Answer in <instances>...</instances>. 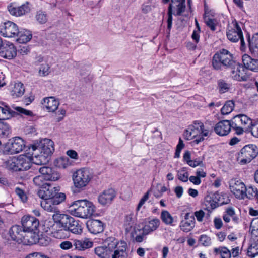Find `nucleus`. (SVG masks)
Returning a JSON list of instances; mask_svg holds the SVG:
<instances>
[{
  "label": "nucleus",
  "mask_w": 258,
  "mask_h": 258,
  "mask_svg": "<svg viewBox=\"0 0 258 258\" xmlns=\"http://www.w3.org/2000/svg\"><path fill=\"white\" fill-rule=\"evenodd\" d=\"M212 63L216 70H230L232 77L238 81H245L250 75L247 73L246 68L235 61L232 54L225 49L219 50L213 55Z\"/></svg>",
  "instance_id": "nucleus-1"
},
{
  "label": "nucleus",
  "mask_w": 258,
  "mask_h": 258,
  "mask_svg": "<svg viewBox=\"0 0 258 258\" xmlns=\"http://www.w3.org/2000/svg\"><path fill=\"white\" fill-rule=\"evenodd\" d=\"M38 154L32 150L30 151V147L28 152L21 154L17 157H13L5 162L6 168L10 170L19 171L27 170L31 168L34 157H37Z\"/></svg>",
  "instance_id": "nucleus-2"
},
{
  "label": "nucleus",
  "mask_w": 258,
  "mask_h": 258,
  "mask_svg": "<svg viewBox=\"0 0 258 258\" xmlns=\"http://www.w3.org/2000/svg\"><path fill=\"white\" fill-rule=\"evenodd\" d=\"M52 219L57 226L64 228L68 232L76 234L82 232V223L69 215L56 213L53 215Z\"/></svg>",
  "instance_id": "nucleus-3"
},
{
  "label": "nucleus",
  "mask_w": 258,
  "mask_h": 258,
  "mask_svg": "<svg viewBox=\"0 0 258 258\" xmlns=\"http://www.w3.org/2000/svg\"><path fill=\"white\" fill-rule=\"evenodd\" d=\"M71 214L83 219L90 218L95 211L93 204L87 200H79L73 202L69 207Z\"/></svg>",
  "instance_id": "nucleus-4"
},
{
  "label": "nucleus",
  "mask_w": 258,
  "mask_h": 258,
  "mask_svg": "<svg viewBox=\"0 0 258 258\" xmlns=\"http://www.w3.org/2000/svg\"><path fill=\"white\" fill-rule=\"evenodd\" d=\"M212 133V130L205 128L204 124L200 121H195L194 125L189 126L184 134L186 140H189L195 139L194 142L199 144L204 141L205 137H209Z\"/></svg>",
  "instance_id": "nucleus-5"
},
{
  "label": "nucleus",
  "mask_w": 258,
  "mask_h": 258,
  "mask_svg": "<svg viewBox=\"0 0 258 258\" xmlns=\"http://www.w3.org/2000/svg\"><path fill=\"white\" fill-rule=\"evenodd\" d=\"M226 35L228 39L232 42H237L239 40L241 43V50L245 48L243 33L239 23L234 20L231 24H228L226 29Z\"/></svg>",
  "instance_id": "nucleus-6"
},
{
  "label": "nucleus",
  "mask_w": 258,
  "mask_h": 258,
  "mask_svg": "<svg viewBox=\"0 0 258 258\" xmlns=\"http://www.w3.org/2000/svg\"><path fill=\"white\" fill-rule=\"evenodd\" d=\"M258 155L256 145L248 144L244 146L236 154V159L240 165H245L250 162Z\"/></svg>",
  "instance_id": "nucleus-7"
},
{
  "label": "nucleus",
  "mask_w": 258,
  "mask_h": 258,
  "mask_svg": "<svg viewBox=\"0 0 258 258\" xmlns=\"http://www.w3.org/2000/svg\"><path fill=\"white\" fill-rule=\"evenodd\" d=\"M93 177V173L89 169L83 168L78 169L73 174L74 186L77 188L82 189L88 184Z\"/></svg>",
  "instance_id": "nucleus-8"
},
{
  "label": "nucleus",
  "mask_w": 258,
  "mask_h": 258,
  "mask_svg": "<svg viewBox=\"0 0 258 258\" xmlns=\"http://www.w3.org/2000/svg\"><path fill=\"white\" fill-rule=\"evenodd\" d=\"M25 146V142L21 138L15 137L10 139L3 146L1 152L5 155L18 153L23 150Z\"/></svg>",
  "instance_id": "nucleus-9"
},
{
  "label": "nucleus",
  "mask_w": 258,
  "mask_h": 258,
  "mask_svg": "<svg viewBox=\"0 0 258 258\" xmlns=\"http://www.w3.org/2000/svg\"><path fill=\"white\" fill-rule=\"evenodd\" d=\"M116 243L115 238H107L104 245L97 246L94 248V252L99 258H110L114 247L116 245Z\"/></svg>",
  "instance_id": "nucleus-10"
},
{
  "label": "nucleus",
  "mask_w": 258,
  "mask_h": 258,
  "mask_svg": "<svg viewBox=\"0 0 258 258\" xmlns=\"http://www.w3.org/2000/svg\"><path fill=\"white\" fill-rule=\"evenodd\" d=\"M32 150L35 153L40 152L44 156L51 155L54 151V142L50 139H44L38 145H31L30 146V151Z\"/></svg>",
  "instance_id": "nucleus-11"
},
{
  "label": "nucleus",
  "mask_w": 258,
  "mask_h": 258,
  "mask_svg": "<svg viewBox=\"0 0 258 258\" xmlns=\"http://www.w3.org/2000/svg\"><path fill=\"white\" fill-rule=\"evenodd\" d=\"M168 7L167 28L170 31L172 25V7H177V15L180 16L185 10V0H171Z\"/></svg>",
  "instance_id": "nucleus-12"
},
{
  "label": "nucleus",
  "mask_w": 258,
  "mask_h": 258,
  "mask_svg": "<svg viewBox=\"0 0 258 258\" xmlns=\"http://www.w3.org/2000/svg\"><path fill=\"white\" fill-rule=\"evenodd\" d=\"M231 122L234 123L235 125H239L240 126L244 127L248 125L249 131L251 134L255 137H258V131L253 130L254 127L256 124H253L250 118L248 117L246 115L244 114H239L234 116L231 120Z\"/></svg>",
  "instance_id": "nucleus-13"
},
{
  "label": "nucleus",
  "mask_w": 258,
  "mask_h": 258,
  "mask_svg": "<svg viewBox=\"0 0 258 258\" xmlns=\"http://www.w3.org/2000/svg\"><path fill=\"white\" fill-rule=\"evenodd\" d=\"M0 34L5 37H16L19 34L18 27L14 22L7 21L0 26Z\"/></svg>",
  "instance_id": "nucleus-14"
},
{
  "label": "nucleus",
  "mask_w": 258,
  "mask_h": 258,
  "mask_svg": "<svg viewBox=\"0 0 258 258\" xmlns=\"http://www.w3.org/2000/svg\"><path fill=\"white\" fill-rule=\"evenodd\" d=\"M229 187L231 191L237 198L244 199L247 196L245 185L240 180H231Z\"/></svg>",
  "instance_id": "nucleus-15"
},
{
  "label": "nucleus",
  "mask_w": 258,
  "mask_h": 258,
  "mask_svg": "<svg viewBox=\"0 0 258 258\" xmlns=\"http://www.w3.org/2000/svg\"><path fill=\"white\" fill-rule=\"evenodd\" d=\"M21 223L25 231H34L37 230L39 225V220L37 218L29 215L23 216Z\"/></svg>",
  "instance_id": "nucleus-16"
},
{
  "label": "nucleus",
  "mask_w": 258,
  "mask_h": 258,
  "mask_svg": "<svg viewBox=\"0 0 258 258\" xmlns=\"http://www.w3.org/2000/svg\"><path fill=\"white\" fill-rule=\"evenodd\" d=\"M39 173L43 175L47 181H55L60 178V174L54 168L49 166H42L39 169Z\"/></svg>",
  "instance_id": "nucleus-17"
},
{
  "label": "nucleus",
  "mask_w": 258,
  "mask_h": 258,
  "mask_svg": "<svg viewBox=\"0 0 258 258\" xmlns=\"http://www.w3.org/2000/svg\"><path fill=\"white\" fill-rule=\"evenodd\" d=\"M160 221L157 218H148L145 219L142 228L143 235H148L156 230L159 227Z\"/></svg>",
  "instance_id": "nucleus-18"
},
{
  "label": "nucleus",
  "mask_w": 258,
  "mask_h": 258,
  "mask_svg": "<svg viewBox=\"0 0 258 258\" xmlns=\"http://www.w3.org/2000/svg\"><path fill=\"white\" fill-rule=\"evenodd\" d=\"M116 197V192L113 188L104 190L98 197V202L103 206L110 205Z\"/></svg>",
  "instance_id": "nucleus-19"
},
{
  "label": "nucleus",
  "mask_w": 258,
  "mask_h": 258,
  "mask_svg": "<svg viewBox=\"0 0 258 258\" xmlns=\"http://www.w3.org/2000/svg\"><path fill=\"white\" fill-rule=\"evenodd\" d=\"M16 55V49L13 43L8 42L3 44L0 51V55L2 57L11 59Z\"/></svg>",
  "instance_id": "nucleus-20"
},
{
  "label": "nucleus",
  "mask_w": 258,
  "mask_h": 258,
  "mask_svg": "<svg viewBox=\"0 0 258 258\" xmlns=\"http://www.w3.org/2000/svg\"><path fill=\"white\" fill-rule=\"evenodd\" d=\"M25 231L22 227L19 225L13 226L9 230V236L12 240L15 241L18 244H21L23 242V238Z\"/></svg>",
  "instance_id": "nucleus-21"
},
{
  "label": "nucleus",
  "mask_w": 258,
  "mask_h": 258,
  "mask_svg": "<svg viewBox=\"0 0 258 258\" xmlns=\"http://www.w3.org/2000/svg\"><path fill=\"white\" fill-rule=\"evenodd\" d=\"M195 226V218L192 214L187 213L184 217V220L181 221L180 227L184 232L191 231Z\"/></svg>",
  "instance_id": "nucleus-22"
},
{
  "label": "nucleus",
  "mask_w": 258,
  "mask_h": 258,
  "mask_svg": "<svg viewBox=\"0 0 258 258\" xmlns=\"http://www.w3.org/2000/svg\"><path fill=\"white\" fill-rule=\"evenodd\" d=\"M232 122L227 120L220 121L214 127L215 133L221 136L228 135L231 128Z\"/></svg>",
  "instance_id": "nucleus-23"
},
{
  "label": "nucleus",
  "mask_w": 258,
  "mask_h": 258,
  "mask_svg": "<svg viewBox=\"0 0 258 258\" xmlns=\"http://www.w3.org/2000/svg\"><path fill=\"white\" fill-rule=\"evenodd\" d=\"M116 245L113 250V254L112 253V258H127V253L126 252L127 244L124 241L119 242L116 239Z\"/></svg>",
  "instance_id": "nucleus-24"
},
{
  "label": "nucleus",
  "mask_w": 258,
  "mask_h": 258,
  "mask_svg": "<svg viewBox=\"0 0 258 258\" xmlns=\"http://www.w3.org/2000/svg\"><path fill=\"white\" fill-rule=\"evenodd\" d=\"M87 227L90 233L97 234L103 231L104 224L100 220L93 219L87 222Z\"/></svg>",
  "instance_id": "nucleus-25"
},
{
  "label": "nucleus",
  "mask_w": 258,
  "mask_h": 258,
  "mask_svg": "<svg viewBox=\"0 0 258 258\" xmlns=\"http://www.w3.org/2000/svg\"><path fill=\"white\" fill-rule=\"evenodd\" d=\"M46 189H40L37 192V195L41 199H53L58 191L60 190L59 186L51 187L49 186Z\"/></svg>",
  "instance_id": "nucleus-26"
},
{
  "label": "nucleus",
  "mask_w": 258,
  "mask_h": 258,
  "mask_svg": "<svg viewBox=\"0 0 258 258\" xmlns=\"http://www.w3.org/2000/svg\"><path fill=\"white\" fill-rule=\"evenodd\" d=\"M73 245L75 250L85 251L93 246V242L87 238L73 240Z\"/></svg>",
  "instance_id": "nucleus-27"
},
{
  "label": "nucleus",
  "mask_w": 258,
  "mask_h": 258,
  "mask_svg": "<svg viewBox=\"0 0 258 258\" xmlns=\"http://www.w3.org/2000/svg\"><path fill=\"white\" fill-rule=\"evenodd\" d=\"M40 202L41 207L45 211L49 212H53L54 214L60 213L57 207V205L53 199H42Z\"/></svg>",
  "instance_id": "nucleus-28"
},
{
  "label": "nucleus",
  "mask_w": 258,
  "mask_h": 258,
  "mask_svg": "<svg viewBox=\"0 0 258 258\" xmlns=\"http://www.w3.org/2000/svg\"><path fill=\"white\" fill-rule=\"evenodd\" d=\"M39 239V235L35 232L25 231L21 244L25 245H33L37 243Z\"/></svg>",
  "instance_id": "nucleus-29"
},
{
  "label": "nucleus",
  "mask_w": 258,
  "mask_h": 258,
  "mask_svg": "<svg viewBox=\"0 0 258 258\" xmlns=\"http://www.w3.org/2000/svg\"><path fill=\"white\" fill-rule=\"evenodd\" d=\"M242 62L243 63L244 66L245 68H246V69L253 71L256 73L257 72V59L252 58L247 54H244L242 56Z\"/></svg>",
  "instance_id": "nucleus-30"
},
{
  "label": "nucleus",
  "mask_w": 258,
  "mask_h": 258,
  "mask_svg": "<svg viewBox=\"0 0 258 258\" xmlns=\"http://www.w3.org/2000/svg\"><path fill=\"white\" fill-rule=\"evenodd\" d=\"M42 104L49 112H54L58 108L59 103L54 97H50L43 99Z\"/></svg>",
  "instance_id": "nucleus-31"
},
{
  "label": "nucleus",
  "mask_w": 258,
  "mask_h": 258,
  "mask_svg": "<svg viewBox=\"0 0 258 258\" xmlns=\"http://www.w3.org/2000/svg\"><path fill=\"white\" fill-rule=\"evenodd\" d=\"M258 218L252 219L251 222L249 233L250 234V242H258Z\"/></svg>",
  "instance_id": "nucleus-32"
},
{
  "label": "nucleus",
  "mask_w": 258,
  "mask_h": 258,
  "mask_svg": "<svg viewBox=\"0 0 258 258\" xmlns=\"http://www.w3.org/2000/svg\"><path fill=\"white\" fill-rule=\"evenodd\" d=\"M8 10L11 14L16 16L24 15L30 11L29 7L26 5H23L18 7L10 6L8 7Z\"/></svg>",
  "instance_id": "nucleus-33"
},
{
  "label": "nucleus",
  "mask_w": 258,
  "mask_h": 258,
  "mask_svg": "<svg viewBox=\"0 0 258 258\" xmlns=\"http://www.w3.org/2000/svg\"><path fill=\"white\" fill-rule=\"evenodd\" d=\"M210 11L205 9V13L203 16L204 22L211 30L214 31L216 30V26L218 23L216 19L211 18L210 16Z\"/></svg>",
  "instance_id": "nucleus-34"
},
{
  "label": "nucleus",
  "mask_w": 258,
  "mask_h": 258,
  "mask_svg": "<svg viewBox=\"0 0 258 258\" xmlns=\"http://www.w3.org/2000/svg\"><path fill=\"white\" fill-rule=\"evenodd\" d=\"M257 36L258 33H255L251 38H250L249 34L246 35L249 50L251 53L254 54L257 52V49H258Z\"/></svg>",
  "instance_id": "nucleus-35"
},
{
  "label": "nucleus",
  "mask_w": 258,
  "mask_h": 258,
  "mask_svg": "<svg viewBox=\"0 0 258 258\" xmlns=\"http://www.w3.org/2000/svg\"><path fill=\"white\" fill-rule=\"evenodd\" d=\"M230 218H232V221L235 223H238L239 218L236 216L234 210L232 207L227 208L223 216V220L226 223L230 222Z\"/></svg>",
  "instance_id": "nucleus-36"
},
{
  "label": "nucleus",
  "mask_w": 258,
  "mask_h": 258,
  "mask_svg": "<svg viewBox=\"0 0 258 258\" xmlns=\"http://www.w3.org/2000/svg\"><path fill=\"white\" fill-rule=\"evenodd\" d=\"M204 204L205 206V209L209 212H211L218 206L217 201L215 198H214V195L212 196H206L204 199Z\"/></svg>",
  "instance_id": "nucleus-37"
},
{
  "label": "nucleus",
  "mask_w": 258,
  "mask_h": 258,
  "mask_svg": "<svg viewBox=\"0 0 258 258\" xmlns=\"http://www.w3.org/2000/svg\"><path fill=\"white\" fill-rule=\"evenodd\" d=\"M17 37V41L19 43H26L29 41L32 38V34L29 31L27 30H19V34Z\"/></svg>",
  "instance_id": "nucleus-38"
},
{
  "label": "nucleus",
  "mask_w": 258,
  "mask_h": 258,
  "mask_svg": "<svg viewBox=\"0 0 258 258\" xmlns=\"http://www.w3.org/2000/svg\"><path fill=\"white\" fill-rule=\"evenodd\" d=\"M25 92V88L22 83L19 82L15 84L11 91V95L14 98L22 96Z\"/></svg>",
  "instance_id": "nucleus-39"
},
{
  "label": "nucleus",
  "mask_w": 258,
  "mask_h": 258,
  "mask_svg": "<svg viewBox=\"0 0 258 258\" xmlns=\"http://www.w3.org/2000/svg\"><path fill=\"white\" fill-rule=\"evenodd\" d=\"M45 177L42 174L37 176L33 178L34 184L41 189H46L47 186H49V184L46 182Z\"/></svg>",
  "instance_id": "nucleus-40"
},
{
  "label": "nucleus",
  "mask_w": 258,
  "mask_h": 258,
  "mask_svg": "<svg viewBox=\"0 0 258 258\" xmlns=\"http://www.w3.org/2000/svg\"><path fill=\"white\" fill-rule=\"evenodd\" d=\"M214 198L217 201L218 206L219 205H224L228 204L230 200L226 193L216 192L214 194Z\"/></svg>",
  "instance_id": "nucleus-41"
},
{
  "label": "nucleus",
  "mask_w": 258,
  "mask_h": 258,
  "mask_svg": "<svg viewBox=\"0 0 258 258\" xmlns=\"http://www.w3.org/2000/svg\"><path fill=\"white\" fill-rule=\"evenodd\" d=\"M214 252L216 254H219L221 258H231V251L226 247H219L215 248Z\"/></svg>",
  "instance_id": "nucleus-42"
},
{
  "label": "nucleus",
  "mask_w": 258,
  "mask_h": 258,
  "mask_svg": "<svg viewBox=\"0 0 258 258\" xmlns=\"http://www.w3.org/2000/svg\"><path fill=\"white\" fill-rule=\"evenodd\" d=\"M258 242H250L248 248L247 255L251 258H255L258 254Z\"/></svg>",
  "instance_id": "nucleus-43"
},
{
  "label": "nucleus",
  "mask_w": 258,
  "mask_h": 258,
  "mask_svg": "<svg viewBox=\"0 0 258 258\" xmlns=\"http://www.w3.org/2000/svg\"><path fill=\"white\" fill-rule=\"evenodd\" d=\"M13 111L10 108L5 106L4 107L0 105V120L9 119L12 115Z\"/></svg>",
  "instance_id": "nucleus-44"
},
{
  "label": "nucleus",
  "mask_w": 258,
  "mask_h": 258,
  "mask_svg": "<svg viewBox=\"0 0 258 258\" xmlns=\"http://www.w3.org/2000/svg\"><path fill=\"white\" fill-rule=\"evenodd\" d=\"M161 219L162 221L167 225H172L173 222V218L170 213L166 211L163 210L161 214Z\"/></svg>",
  "instance_id": "nucleus-45"
},
{
  "label": "nucleus",
  "mask_w": 258,
  "mask_h": 258,
  "mask_svg": "<svg viewBox=\"0 0 258 258\" xmlns=\"http://www.w3.org/2000/svg\"><path fill=\"white\" fill-rule=\"evenodd\" d=\"M230 84L226 81L220 79L218 81V88L220 94H223L229 91Z\"/></svg>",
  "instance_id": "nucleus-46"
},
{
  "label": "nucleus",
  "mask_w": 258,
  "mask_h": 258,
  "mask_svg": "<svg viewBox=\"0 0 258 258\" xmlns=\"http://www.w3.org/2000/svg\"><path fill=\"white\" fill-rule=\"evenodd\" d=\"M234 107V103L233 101H227L221 109V113L223 115H227L232 111Z\"/></svg>",
  "instance_id": "nucleus-47"
},
{
  "label": "nucleus",
  "mask_w": 258,
  "mask_h": 258,
  "mask_svg": "<svg viewBox=\"0 0 258 258\" xmlns=\"http://www.w3.org/2000/svg\"><path fill=\"white\" fill-rule=\"evenodd\" d=\"M11 132L9 125L6 122L0 121V137H7Z\"/></svg>",
  "instance_id": "nucleus-48"
},
{
  "label": "nucleus",
  "mask_w": 258,
  "mask_h": 258,
  "mask_svg": "<svg viewBox=\"0 0 258 258\" xmlns=\"http://www.w3.org/2000/svg\"><path fill=\"white\" fill-rule=\"evenodd\" d=\"M35 18L39 23L43 24L46 23L48 19V16L45 12L39 11L36 14Z\"/></svg>",
  "instance_id": "nucleus-49"
},
{
  "label": "nucleus",
  "mask_w": 258,
  "mask_h": 258,
  "mask_svg": "<svg viewBox=\"0 0 258 258\" xmlns=\"http://www.w3.org/2000/svg\"><path fill=\"white\" fill-rule=\"evenodd\" d=\"M177 177L182 182H187L188 179V173L186 167H183L177 171Z\"/></svg>",
  "instance_id": "nucleus-50"
},
{
  "label": "nucleus",
  "mask_w": 258,
  "mask_h": 258,
  "mask_svg": "<svg viewBox=\"0 0 258 258\" xmlns=\"http://www.w3.org/2000/svg\"><path fill=\"white\" fill-rule=\"evenodd\" d=\"M134 220L133 218L132 215H127L125 218V230L127 232H129L131 230V228L134 225Z\"/></svg>",
  "instance_id": "nucleus-51"
},
{
  "label": "nucleus",
  "mask_w": 258,
  "mask_h": 258,
  "mask_svg": "<svg viewBox=\"0 0 258 258\" xmlns=\"http://www.w3.org/2000/svg\"><path fill=\"white\" fill-rule=\"evenodd\" d=\"M50 67L47 63L41 64L39 70V74L41 76H46L49 73Z\"/></svg>",
  "instance_id": "nucleus-52"
},
{
  "label": "nucleus",
  "mask_w": 258,
  "mask_h": 258,
  "mask_svg": "<svg viewBox=\"0 0 258 258\" xmlns=\"http://www.w3.org/2000/svg\"><path fill=\"white\" fill-rule=\"evenodd\" d=\"M68 232L67 230H64V228H61V229L56 230L52 232L54 236L56 238H65L67 237V234L66 233Z\"/></svg>",
  "instance_id": "nucleus-53"
},
{
  "label": "nucleus",
  "mask_w": 258,
  "mask_h": 258,
  "mask_svg": "<svg viewBox=\"0 0 258 258\" xmlns=\"http://www.w3.org/2000/svg\"><path fill=\"white\" fill-rule=\"evenodd\" d=\"M184 147V144L183 143V142L181 138H179L178 144H177L176 148L174 158H179L181 151Z\"/></svg>",
  "instance_id": "nucleus-54"
},
{
  "label": "nucleus",
  "mask_w": 258,
  "mask_h": 258,
  "mask_svg": "<svg viewBox=\"0 0 258 258\" xmlns=\"http://www.w3.org/2000/svg\"><path fill=\"white\" fill-rule=\"evenodd\" d=\"M199 242L205 246H208L211 243V238L206 235H202L200 237Z\"/></svg>",
  "instance_id": "nucleus-55"
},
{
  "label": "nucleus",
  "mask_w": 258,
  "mask_h": 258,
  "mask_svg": "<svg viewBox=\"0 0 258 258\" xmlns=\"http://www.w3.org/2000/svg\"><path fill=\"white\" fill-rule=\"evenodd\" d=\"M14 109L19 113V114L21 115H24L28 116H32L33 115V112L32 111L25 109L21 107H16Z\"/></svg>",
  "instance_id": "nucleus-56"
},
{
  "label": "nucleus",
  "mask_w": 258,
  "mask_h": 258,
  "mask_svg": "<svg viewBox=\"0 0 258 258\" xmlns=\"http://www.w3.org/2000/svg\"><path fill=\"white\" fill-rule=\"evenodd\" d=\"M59 247L63 250H69L74 247L73 242L63 241L59 244Z\"/></svg>",
  "instance_id": "nucleus-57"
},
{
  "label": "nucleus",
  "mask_w": 258,
  "mask_h": 258,
  "mask_svg": "<svg viewBox=\"0 0 258 258\" xmlns=\"http://www.w3.org/2000/svg\"><path fill=\"white\" fill-rule=\"evenodd\" d=\"M25 258H49L42 252H35L28 254Z\"/></svg>",
  "instance_id": "nucleus-58"
},
{
  "label": "nucleus",
  "mask_w": 258,
  "mask_h": 258,
  "mask_svg": "<svg viewBox=\"0 0 258 258\" xmlns=\"http://www.w3.org/2000/svg\"><path fill=\"white\" fill-rule=\"evenodd\" d=\"M66 198V196L65 194L64 193H59L57 194L56 196L54 197L53 198L54 201L56 203V204L58 205L59 204H60L61 202L64 201Z\"/></svg>",
  "instance_id": "nucleus-59"
},
{
  "label": "nucleus",
  "mask_w": 258,
  "mask_h": 258,
  "mask_svg": "<svg viewBox=\"0 0 258 258\" xmlns=\"http://www.w3.org/2000/svg\"><path fill=\"white\" fill-rule=\"evenodd\" d=\"M15 192L17 195L21 199L22 201L25 202L27 201V198L24 191L19 187H17L15 189Z\"/></svg>",
  "instance_id": "nucleus-60"
},
{
  "label": "nucleus",
  "mask_w": 258,
  "mask_h": 258,
  "mask_svg": "<svg viewBox=\"0 0 258 258\" xmlns=\"http://www.w3.org/2000/svg\"><path fill=\"white\" fill-rule=\"evenodd\" d=\"M149 191H147L144 196L140 200L138 206L137 207V210L139 211L142 206L144 204L145 202L149 199Z\"/></svg>",
  "instance_id": "nucleus-61"
},
{
  "label": "nucleus",
  "mask_w": 258,
  "mask_h": 258,
  "mask_svg": "<svg viewBox=\"0 0 258 258\" xmlns=\"http://www.w3.org/2000/svg\"><path fill=\"white\" fill-rule=\"evenodd\" d=\"M246 191L248 192L249 196H248L247 195L246 197L248 198H251V197L254 196L256 199H258V191L257 189H254L252 187H249L248 189H247Z\"/></svg>",
  "instance_id": "nucleus-62"
},
{
  "label": "nucleus",
  "mask_w": 258,
  "mask_h": 258,
  "mask_svg": "<svg viewBox=\"0 0 258 258\" xmlns=\"http://www.w3.org/2000/svg\"><path fill=\"white\" fill-rule=\"evenodd\" d=\"M193 215L194 217H196L197 219L199 222H201L203 221V218L205 216V213L203 210H200L198 211H196Z\"/></svg>",
  "instance_id": "nucleus-63"
},
{
  "label": "nucleus",
  "mask_w": 258,
  "mask_h": 258,
  "mask_svg": "<svg viewBox=\"0 0 258 258\" xmlns=\"http://www.w3.org/2000/svg\"><path fill=\"white\" fill-rule=\"evenodd\" d=\"M214 224L215 228L217 229H220L223 225V222L221 219L218 217H216L214 218Z\"/></svg>",
  "instance_id": "nucleus-64"
}]
</instances>
